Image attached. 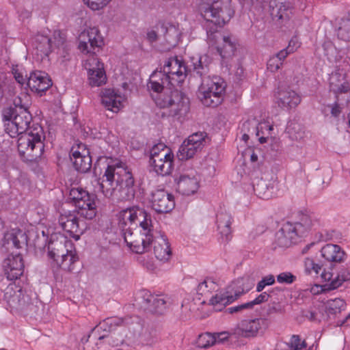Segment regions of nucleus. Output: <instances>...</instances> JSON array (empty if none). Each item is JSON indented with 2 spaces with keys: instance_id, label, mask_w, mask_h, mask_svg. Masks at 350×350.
Here are the masks:
<instances>
[{
  "instance_id": "f257e3e1",
  "label": "nucleus",
  "mask_w": 350,
  "mask_h": 350,
  "mask_svg": "<svg viewBox=\"0 0 350 350\" xmlns=\"http://www.w3.org/2000/svg\"><path fill=\"white\" fill-rule=\"evenodd\" d=\"M199 10L205 20L204 27L208 40L217 42V51L223 59L233 56L237 49L236 39L231 35L221 36L217 30L234 14L229 3H224L223 0H201Z\"/></svg>"
},
{
  "instance_id": "f03ea898",
  "label": "nucleus",
  "mask_w": 350,
  "mask_h": 350,
  "mask_svg": "<svg viewBox=\"0 0 350 350\" xmlns=\"http://www.w3.org/2000/svg\"><path fill=\"white\" fill-rule=\"evenodd\" d=\"M117 217L127 246L136 254L146 252L152 237L150 214L137 207H130L120 211Z\"/></svg>"
},
{
  "instance_id": "7ed1b4c3",
  "label": "nucleus",
  "mask_w": 350,
  "mask_h": 350,
  "mask_svg": "<svg viewBox=\"0 0 350 350\" xmlns=\"http://www.w3.org/2000/svg\"><path fill=\"white\" fill-rule=\"evenodd\" d=\"M134 178L126 164L117 162L106 168L99 190L108 198L130 200L135 196Z\"/></svg>"
},
{
  "instance_id": "20e7f679",
  "label": "nucleus",
  "mask_w": 350,
  "mask_h": 350,
  "mask_svg": "<svg viewBox=\"0 0 350 350\" xmlns=\"http://www.w3.org/2000/svg\"><path fill=\"white\" fill-rule=\"evenodd\" d=\"M193 70L202 78L198 88V96L206 107H215L221 104L225 94L226 84L220 77L207 76L209 72L210 61L206 55L192 57Z\"/></svg>"
},
{
  "instance_id": "39448f33",
  "label": "nucleus",
  "mask_w": 350,
  "mask_h": 350,
  "mask_svg": "<svg viewBox=\"0 0 350 350\" xmlns=\"http://www.w3.org/2000/svg\"><path fill=\"white\" fill-rule=\"evenodd\" d=\"M31 98L25 92L21 93L13 100V105L2 111L5 131L11 137H16L21 133L28 131L32 120L28 111Z\"/></svg>"
},
{
  "instance_id": "423d86ee",
  "label": "nucleus",
  "mask_w": 350,
  "mask_h": 350,
  "mask_svg": "<svg viewBox=\"0 0 350 350\" xmlns=\"http://www.w3.org/2000/svg\"><path fill=\"white\" fill-rule=\"evenodd\" d=\"M162 69L154 72L150 75L147 85L150 91L157 92L162 89L163 85H178L186 77L187 68L178 57L168 58Z\"/></svg>"
},
{
  "instance_id": "0eeeda50",
  "label": "nucleus",
  "mask_w": 350,
  "mask_h": 350,
  "mask_svg": "<svg viewBox=\"0 0 350 350\" xmlns=\"http://www.w3.org/2000/svg\"><path fill=\"white\" fill-rule=\"evenodd\" d=\"M48 250V256L53 260L51 266L55 271L62 269L72 272L75 270L79 258L73 243L66 237L59 234L55 240L51 238Z\"/></svg>"
},
{
  "instance_id": "6e6552de",
  "label": "nucleus",
  "mask_w": 350,
  "mask_h": 350,
  "mask_svg": "<svg viewBox=\"0 0 350 350\" xmlns=\"http://www.w3.org/2000/svg\"><path fill=\"white\" fill-rule=\"evenodd\" d=\"M319 225L314 215L301 214L299 220L295 223L286 222L276 232L275 243L279 247H288L298 242L312 228Z\"/></svg>"
},
{
  "instance_id": "1a4fd4ad",
  "label": "nucleus",
  "mask_w": 350,
  "mask_h": 350,
  "mask_svg": "<svg viewBox=\"0 0 350 350\" xmlns=\"http://www.w3.org/2000/svg\"><path fill=\"white\" fill-rule=\"evenodd\" d=\"M17 139L18 151L28 160L36 159L44 152V133L42 126L33 124L28 131L21 133Z\"/></svg>"
},
{
  "instance_id": "9d476101",
  "label": "nucleus",
  "mask_w": 350,
  "mask_h": 350,
  "mask_svg": "<svg viewBox=\"0 0 350 350\" xmlns=\"http://www.w3.org/2000/svg\"><path fill=\"white\" fill-rule=\"evenodd\" d=\"M152 95L155 104L160 108H169L172 116H185L189 110V99L183 92L172 90L165 85Z\"/></svg>"
},
{
  "instance_id": "9b49d317",
  "label": "nucleus",
  "mask_w": 350,
  "mask_h": 350,
  "mask_svg": "<svg viewBox=\"0 0 350 350\" xmlns=\"http://www.w3.org/2000/svg\"><path fill=\"white\" fill-rule=\"evenodd\" d=\"M253 285V281L250 277L239 278L233 281L229 287L230 290L226 291H221L219 293H216L212 296L209 299L210 304L213 306L219 305L224 307L234 301L242 294L249 291Z\"/></svg>"
},
{
  "instance_id": "f8f14e48",
  "label": "nucleus",
  "mask_w": 350,
  "mask_h": 350,
  "mask_svg": "<svg viewBox=\"0 0 350 350\" xmlns=\"http://www.w3.org/2000/svg\"><path fill=\"white\" fill-rule=\"evenodd\" d=\"M70 198L78 208V214L88 219H92L96 215L95 197L81 188H72Z\"/></svg>"
},
{
  "instance_id": "ddd939ff",
  "label": "nucleus",
  "mask_w": 350,
  "mask_h": 350,
  "mask_svg": "<svg viewBox=\"0 0 350 350\" xmlns=\"http://www.w3.org/2000/svg\"><path fill=\"white\" fill-rule=\"evenodd\" d=\"M206 134L203 132L195 133L185 140L179 148L177 157L179 160L185 161L192 158L206 144Z\"/></svg>"
},
{
  "instance_id": "4468645a",
  "label": "nucleus",
  "mask_w": 350,
  "mask_h": 350,
  "mask_svg": "<svg viewBox=\"0 0 350 350\" xmlns=\"http://www.w3.org/2000/svg\"><path fill=\"white\" fill-rule=\"evenodd\" d=\"M265 325L266 320L261 318L242 320L232 329V334L235 338H254L262 332Z\"/></svg>"
},
{
  "instance_id": "2eb2a0df",
  "label": "nucleus",
  "mask_w": 350,
  "mask_h": 350,
  "mask_svg": "<svg viewBox=\"0 0 350 350\" xmlns=\"http://www.w3.org/2000/svg\"><path fill=\"white\" fill-rule=\"evenodd\" d=\"M103 45V38L98 27H90L79 36V49L83 53H94L96 49Z\"/></svg>"
},
{
  "instance_id": "dca6fc26",
  "label": "nucleus",
  "mask_w": 350,
  "mask_h": 350,
  "mask_svg": "<svg viewBox=\"0 0 350 350\" xmlns=\"http://www.w3.org/2000/svg\"><path fill=\"white\" fill-rule=\"evenodd\" d=\"M200 180L196 171L193 170L184 171L175 178L176 189L184 196L194 194L200 187Z\"/></svg>"
},
{
  "instance_id": "f3484780",
  "label": "nucleus",
  "mask_w": 350,
  "mask_h": 350,
  "mask_svg": "<svg viewBox=\"0 0 350 350\" xmlns=\"http://www.w3.org/2000/svg\"><path fill=\"white\" fill-rule=\"evenodd\" d=\"M59 224L62 228L76 241L83 234L86 226L83 221L79 220L74 213L62 214L59 218Z\"/></svg>"
},
{
  "instance_id": "a211bd4d",
  "label": "nucleus",
  "mask_w": 350,
  "mask_h": 350,
  "mask_svg": "<svg viewBox=\"0 0 350 350\" xmlns=\"http://www.w3.org/2000/svg\"><path fill=\"white\" fill-rule=\"evenodd\" d=\"M85 68L88 70L89 84L92 87H99L107 81L103 64L92 55L85 61Z\"/></svg>"
},
{
  "instance_id": "6ab92c4d",
  "label": "nucleus",
  "mask_w": 350,
  "mask_h": 350,
  "mask_svg": "<svg viewBox=\"0 0 350 350\" xmlns=\"http://www.w3.org/2000/svg\"><path fill=\"white\" fill-rule=\"evenodd\" d=\"M151 234L152 237L150 244H153V250L156 258L162 262H168L172 258V252L166 236L161 232L154 231L152 228Z\"/></svg>"
},
{
  "instance_id": "aec40b11",
  "label": "nucleus",
  "mask_w": 350,
  "mask_h": 350,
  "mask_svg": "<svg viewBox=\"0 0 350 350\" xmlns=\"http://www.w3.org/2000/svg\"><path fill=\"white\" fill-rule=\"evenodd\" d=\"M3 293V299L12 309L21 310L29 302V298L22 288L13 282H10Z\"/></svg>"
},
{
  "instance_id": "412c9836",
  "label": "nucleus",
  "mask_w": 350,
  "mask_h": 350,
  "mask_svg": "<svg viewBox=\"0 0 350 350\" xmlns=\"http://www.w3.org/2000/svg\"><path fill=\"white\" fill-rule=\"evenodd\" d=\"M141 304L145 310L157 314H162L167 306L163 296L153 295L148 290H142L139 293Z\"/></svg>"
},
{
  "instance_id": "4be33fe9",
  "label": "nucleus",
  "mask_w": 350,
  "mask_h": 350,
  "mask_svg": "<svg viewBox=\"0 0 350 350\" xmlns=\"http://www.w3.org/2000/svg\"><path fill=\"white\" fill-rule=\"evenodd\" d=\"M150 204L152 209L160 213H168L175 206L174 196L163 189L152 193Z\"/></svg>"
},
{
  "instance_id": "5701e85b",
  "label": "nucleus",
  "mask_w": 350,
  "mask_h": 350,
  "mask_svg": "<svg viewBox=\"0 0 350 350\" xmlns=\"http://www.w3.org/2000/svg\"><path fill=\"white\" fill-rule=\"evenodd\" d=\"M34 39L36 49L46 55L51 53L53 44L56 47L59 48L64 46L66 40L65 37L59 31H54L53 41L48 36L42 34L36 35Z\"/></svg>"
},
{
  "instance_id": "b1692460",
  "label": "nucleus",
  "mask_w": 350,
  "mask_h": 350,
  "mask_svg": "<svg viewBox=\"0 0 350 350\" xmlns=\"http://www.w3.org/2000/svg\"><path fill=\"white\" fill-rule=\"evenodd\" d=\"M70 159L75 170L82 173L87 172L92 166L90 152L84 144H79L77 148H72Z\"/></svg>"
},
{
  "instance_id": "393cba45",
  "label": "nucleus",
  "mask_w": 350,
  "mask_h": 350,
  "mask_svg": "<svg viewBox=\"0 0 350 350\" xmlns=\"http://www.w3.org/2000/svg\"><path fill=\"white\" fill-rule=\"evenodd\" d=\"M5 274L8 280H14L23 275L24 262L21 254H11L3 262Z\"/></svg>"
},
{
  "instance_id": "a878e982",
  "label": "nucleus",
  "mask_w": 350,
  "mask_h": 350,
  "mask_svg": "<svg viewBox=\"0 0 350 350\" xmlns=\"http://www.w3.org/2000/svg\"><path fill=\"white\" fill-rule=\"evenodd\" d=\"M329 85L330 90L336 94L337 99L338 94L350 91L349 84L346 80L345 72L340 67H336L330 75Z\"/></svg>"
},
{
  "instance_id": "bb28decb",
  "label": "nucleus",
  "mask_w": 350,
  "mask_h": 350,
  "mask_svg": "<svg viewBox=\"0 0 350 350\" xmlns=\"http://www.w3.org/2000/svg\"><path fill=\"white\" fill-rule=\"evenodd\" d=\"M233 218L226 211H221L216 215L217 230L223 242L228 243L232 239L231 225Z\"/></svg>"
},
{
  "instance_id": "cd10ccee",
  "label": "nucleus",
  "mask_w": 350,
  "mask_h": 350,
  "mask_svg": "<svg viewBox=\"0 0 350 350\" xmlns=\"http://www.w3.org/2000/svg\"><path fill=\"white\" fill-rule=\"evenodd\" d=\"M159 40L161 38L165 41L167 46L165 49L170 50L175 46L179 40L180 31L178 27L170 23H163L159 25Z\"/></svg>"
},
{
  "instance_id": "c85d7f7f",
  "label": "nucleus",
  "mask_w": 350,
  "mask_h": 350,
  "mask_svg": "<svg viewBox=\"0 0 350 350\" xmlns=\"http://www.w3.org/2000/svg\"><path fill=\"white\" fill-rule=\"evenodd\" d=\"M27 85L32 92L41 94L52 85V82L46 72L35 71L31 73Z\"/></svg>"
},
{
  "instance_id": "c756f323",
  "label": "nucleus",
  "mask_w": 350,
  "mask_h": 350,
  "mask_svg": "<svg viewBox=\"0 0 350 350\" xmlns=\"http://www.w3.org/2000/svg\"><path fill=\"white\" fill-rule=\"evenodd\" d=\"M126 98L124 95L119 94L113 90L107 89L103 92L101 96L102 103L105 107L113 112H118L123 107Z\"/></svg>"
},
{
  "instance_id": "7c9ffc66",
  "label": "nucleus",
  "mask_w": 350,
  "mask_h": 350,
  "mask_svg": "<svg viewBox=\"0 0 350 350\" xmlns=\"http://www.w3.org/2000/svg\"><path fill=\"white\" fill-rule=\"evenodd\" d=\"M277 103L282 109L295 108L301 103L300 96L291 89L280 90L276 94Z\"/></svg>"
},
{
  "instance_id": "2f4dec72",
  "label": "nucleus",
  "mask_w": 350,
  "mask_h": 350,
  "mask_svg": "<svg viewBox=\"0 0 350 350\" xmlns=\"http://www.w3.org/2000/svg\"><path fill=\"white\" fill-rule=\"evenodd\" d=\"M322 279L326 282L324 286L327 290H334L340 286L344 282L350 280V273L346 270H342L336 275L329 271L321 273Z\"/></svg>"
},
{
  "instance_id": "473e14b6",
  "label": "nucleus",
  "mask_w": 350,
  "mask_h": 350,
  "mask_svg": "<svg viewBox=\"0 0 350 350\" xmlns=\"http://www.w3.org/2000/svg\"><path fill=\"white\" fill-rule=\"evenodd\" d=\"M321 256L327 262H340L345 259V252L338 245L327 244L321 248Z\"/></svg>"
},
{
  "instance_id": "72a5a7b5",
  "label": "nucleus",
  "mask_w": 350,
  "mask_h": 350,
  "mask_svg": "<svg viewBox=\"0 0 350 350\" xmlns=\"http://www.w3.org/2000/svg\"><path fill=\"white\" fill-rule=\"evenodd\" d=\"M122 323L121 319L107 318L95 326L92 332L98 340H102L107 336L113 325L118 326Z\"/></svg>"
},
{
  "instance_id": "f704fd0d",
  "label": "nucleus",
  "mask_w": 350,
  "mask_h": 350,
  "mask_svg": "<svg viewBox=\"0 0 350 350\" xmlns=\"http://www.w3.org/2000/svg\"><path fill=\"white\" fill-rule=\"evenodd\" d=\"M174 154H169L165 158H156L150 161L154 172L159 175L165 176L171 173L173 167Z\"/></svg>"
},
{
  "instance_id": "c9c22d12",
  "label": "nucleus",
  "mask_w": 350,
  "mask_h": 350,
  "mask_svg": "<svg viewBox=\"0 0 350 350\" xmlns=\"http://www.w3.org/2000/svg\"><path fill=\"white\" fill-rule=\"evenodd\" d=\"M5 244H12L16 248H21L27 243V236L18 228H13L4 234Z\"/></svg>"
},
{
  "instance_id": "e433bc0d",
  "label": "nucleus",
  "mask_w": 350,
  "mask_h": 350,
  "mask_svg": "<svg viewBox=\"0 0 350 350\" xmlns=\"http://www.w3.org/2000/svg\"><path fill=\"white\" fill-rule=\"evenodd\" d=\"M218 284L211 278H206L203 282H200L196 288L197 293L202 295H208L212 292L219 293Z\"/></svg>"
},
{
  "instance_id": "4c0bfd02",
  "label": "nucleus",
  "mask_w": 350,
  "mask_h": 350,
  "mask_svg": "<svg viewBox=\"0 0 350 350\" xmlns=\"http://www.w3.org/2000/svg\"><path fill=\"white\" fill-rule=\"evenodd\" d=\"M253 190L258 198L264 200L269 199L271 196L266 181L262 179H257L254 182Z\"/></svg>"
},
{
  "instance_id": "58836bf2",
  "label": "nucleus",
  "mask_w": 350,
  "mask_h": 350,
  "mask_svg": "<svg viewBox=\"0 0 350 350\" xmlns=\"http://www.w3.org/2000/svg\"><path fill=\"white\" fill-rule=\"evenodd\" d=\"M345 308L346 303L340 298L329 299L326 303V310L328 314H336L344 310Z\"/></svg>"
},
{
  "instance_id": "ea45409f",
  "label": "nucleus",
  "mask_w": 350,
  "mask_h": 350,
  "mask_svg": "<svg viewBox=\"0 0 350 350\" xmlns=\"http://www.w3.org/2000/svg\"><path fill=\"white\" fill-rule=\"evenodd\" d=\"M217 342L215 334L204 333L200 334L196 341L197 346L200 348L207 349Z\"/></svg>"
},
{
  "instance_id": "a19ab883",
  "label": "nucleus",
  "mask_w": 350,
  "mask_h": 350,
  "mask_svg": "<svg viewBox=\"0 0 350 350\" xmlns=\"http://www.w3.org/2000/svg\"><path fill=\"white\" fill-rule=\"evenodd\" d=\"M172 152L163 144H158L154 145L150 150V161L154 159L165 158L169 154Z\"/></svg>"
},
{
  "instance_id": "79ce46f5",
  "label": "nucleus",
  "mask_w": 350,
  "mask_h": 350,
  "mask_svg": "<svg viewBox=\"0 0 350 350\" xmlns=\"http://www.w3.org/2000/svg\"><path fill=\"white\" fill-rule=\"evenodd\" d=\"M338 37L345 41H350V17L342 19L337 31Z\"/></svg>"
},
{
  "instance_id": "37998d69",
  "label": "nucleus",
  "mask_w": 350,
  "mask_h": 350,
  "mask_svg": "<svg viewBox=\"0 0 350 350\" xmlns=\"http://www.w3.org/2000/svg\"><path fill=\"white\" fill-rule=\"evenodd\" d=\"M83 2L92 10L96 11L103 9L111 0H83Z\"/></svg>"
},
{
  "instance_id": "c03bdc74",
  "label": "nucleus",
  "mask_w": 350,
  "mask_h": 350,
  "mask_svg": "<svg viewBox=\"0 0 350 350\" xmlns=\"http://www.w3.org/2000/svg\"><path fill=\"white\" fill-rule=\"evenodd\" d=\"M304 267L306 272L309 274L312 273L318 274L321 269V267L319 264L315 263L314 261L310 258L305 259Z\"/></svg>"
},
{
  "instance_id": "a18cd8bd",
  "label": "nucleus",
  "mask_w": 350,
  "mask_h": 350,
  "mask_svg": "<svg viewBox=\"0 0 350 350\" xmlns=\"http://www.w3.org/2000/svg\"><path fill=\"white\" fill-rule=\"evenodd\" d=\"M296 280V276L291 272H282L277 275V281L280 284H291Z\"/></svg>"
},
{
  "instance_id": "49530a36",
  "label": "nucleus",
  "mask_w": 350,
  "mask_h": 350,
  "mask_svg": "<svg viewBox=\"0 0 350 350\" xmlns=\"http://www.w3.org/2000/svg\"><path fill=\"white\" fill-rule=\"evenodd\" d=\"M275 277L273 275H268L262 278L256 286V291L261 292L267 286L272 285L275 283Z\"/></svg>"
},
{
  "instance_id": "de8ad7c7",
  "label": "nucleus",
  "mask_w": 350,
  "mask_h": 350,
  "mask_svg": "<svg viewBox=\"0 0 350 350\" xmlns=\"http://www.w3.org/2000/svg\"><path fill=\"white\" fill-rule=\"evenodd\" d=\"M295 350H301L306 348L307 344L306 341L301 340L299 335H293L290 340V345Z\"/></svg>"
},
{
  "instance_id": "09e8293b",
  "label": "nucleus",
  "mask_w": 350,
  "mask_h": 350,
  "mask_svg": "<svg viewBox=\"0 0 350 350\" xmlns=\"http://www.w3.org/2000/svg\"><path fill=\"white\" fill-rule=\"evenodd\" d=\"M282 62L278 59V57L273 55L271 57L267 62V69L271 72H275L278 71L282 66Z\"/></svg>"
},
{
  "instance_id": "8fccbe9b",
  "label": "nucleus",
  "mask_w": 350,
  "mask_h": 350,
  "mask_svg": "<svg viewBox=\"0 0 350 350\" xmlns=\"http://www.w3.org/2000/svg\"><path fill=\"white\" fill-rule=\"evenodd\" d=\"M273 129V126H271L268 124V122H260L258 126L253 127V131H256V136H260V133L262 134H265L264 130H265L268 133H269L270 131Z\"/></svg>"
},
{
  "instance_id": "3c124183",
  "label": "nucleus",
  "mask_w": 350,
  "mask_h": 350,
  "mask_svg": "<svg viewBox=\"0 0 350 350\" xmlns=\"http://www.w3.org/2000/svg\"><path fill=\"white\" fill-rule=\"evenodd\" d=\"M269 297H270V295L267 293H266V292L262 293L256 299H254V300H252L251 301H249V304H250L251 309L253 308V307L255 305L260 304L263 302L267 301Z\"/></svg>"
},
{
  "instance_id": "603ef678",
  "label": "nucleus",
  "mask_w": 350,
  "mask_h": 350,
  "mask_svg": "<svg viewBox=\"0 0 350 350\" xmlns=\"http://www.w3.org/2000/svg\"><path fill=\"white\" fill-rule=\"evenodd\" d=\"M256 126V122L252 120H247L245 121L241 124V126H240L241 132V133H247L248 134L250 133H256V131H253V127Z\"/></svg>"
},
{
  "instance_id": "864d4df0",
  "label": "nucleus",
  "mask_w": 350,
  "mask_h": 350,
  "mask_svg": "<svg viewBox=\"0 0 350 350\" xmlns=\"http://www.w3.org/2000/svg\"><path fill=\"white\" fill-rule=\"evenodd\" d=\"M301 46V42H299L297 37L294 36L291 38V40L288 42V45L286 47L287 51H288L291 53L296 51Z\"/></svg>"
},
{
  "instance_id": "5fc2aeb1",
  "label": "nucleus",
  "mask_w": 350,
  "mask_h": 350,
  "mask_svg": "<svg viewBox=\"0 0 350 350\" xmlns=\"http://www.w3.org/2000/svg\"><path fill=\"white\" fill-rule=\"evenodd\" d=\"M13 75L16 81L21 85H23L27 80V75H24L23 73L18 70L17 68L13 69Z\"/></svg>"
},
{
  "instance_id": "6e6d98bb",
  "label": "nucleus",
  "mask_w": 350,
  "mask_h": 350,
  "mask_svg": "<svg viewBox=\"0 0 350 350\" xmlns=\"http://www.w3.org/2000/svg\"><path fill=\"white\" fill-rule=\"evenodd\" d=\"M246 309H251L249 302L244 303V304H240L239 306L228 308L227 309V310L228 311L229 313L232 314L234 312H241V311H242L243 310H246Z\"/></svg>"
},
{
  "instance_id": "4d7b16f0",
  "label": "nucleus",
  "mask_w": 350,
  "mask_h": 350,
  "mask_svg": "<svg viewBox=\"0 0 350 350\" xmlns=\"http://www.w3.org/2000/svg\"><path fill=\"white\" fill-rule=\"evenodd\" d=\"M331 108V114L334 117H338L342 112V107L336 101L334 104L329 105Z\"/></svg>"
},
{
  "instance_id": "13d9d810",
  "label": "nucleus",
  "mask_w": 350,
  "mask_h": 350,
  "mask_svg": "<svg viewBox=\"0 0 350 350\" xmlns=\"http://www.w3.org/2000/svg\"><path fill=\"white\" fill-rule=\"evenodd\" d=\"M215 335L216 336L217 342H224L230 336H234V335L232 334V329L230 332H220Z\"/></svg>"
},
{
  "instance_id": "bf43d9fd",
  "label": "nucleus",
  "mask_w": 350,
  "mask_h": 350,
  "mask_svg": "<svg viewBox=\"0 0 350 350\" xmlns=\"http://www.w3.org/2000/svg\"><path fill=\"white\" fill-rule=\"evenodd\" d=\"M157 28V32L155 31L154 30H150L147 33V38L151 42L156 41L157 39H159V25H158Z\"/></svg>"
},
{
  "instance_id": "052dcab7",
  "label": "nucleus",
  "mask_w": 350,
  "mask_h": 350,
  "mask_svg": "<svg viewBox=\"0 0 350 350\" xmlns=\"http://www.w3.org/2000/svg\"><path fill=\"white\" fill-rule=\"evenodd\" d=\"M289 54H291V53L288 51H287V49L286 48L279 51L275 55V57H278L280 62H282V63L283 64V62Z\"/></svg>"
},
{
  "instance_id": "680f3d73",
  "label": "nucleus",
  "mask_w": 350,
  "mask_h": 350,
  "mask_svg": "<svg viewBox=\"0 0 350 350\" xmlns=\"http://www.w3.org/2000/svg\"><path fill=\"white\" fill-rule=\"evenodd\" d=\"M303 316L309 321H314L316 320L317 312L312 310L303 311Z\"/></svg>"
},
{
  "instance_id": "e2e57ef3",
  "label": "nucleus",
  "mask_w": 350,
  "mask_h": 350,
  "mask_svg": "<svg viewBox=\"0 0 350 350\" xmlns=\"http://www.w3.org/2000/svg\"><path fill=\"white\" fill-rule=\"evenodd\" d=\"M144 266L147 268V269L150 271H154L155 269V267L153 263L147 262L144 264Z\"/></svg>"
},
{
  "instance_id": "0e129e2a",
  "label": "nucleus",
  "mask_w": 350,
  "mask_h": 350,
  "mask_svg": "<svg viewBox=\"0 0 350 350\" xmlns=\"http://www.w3.org/2000/svg\"><path fill=\"white\" fill-rule=\"evenodd\" d=\"M4 91V83L0 79V98L3 97Z\"/></svg>"
},
{
  "instance_id": "69168bd1",
  "label": "nucleus",
  "mask_w": 350,
  "mask_h": 350,
  "mask_svg": "<svg viewBox=\"0 0 350 350\" xmlns=\"http://www.w3.org/2000/svg\"><path fill=\"white\" fill-rule=\"evenodd\" d=\"M345 324H347V325L350 324V313L349 315L345 318V320L342 321L341 325H343Z\"/></svg>"
},
{
  "instance_id": "338daca9",
  "label": "nucleus",
  "mask_w": 350,
  "mask_h": 350,
  "mask_svg": "<svg viewBox=\"0 0 350 350\" xmlns=\"http://www.w3.org/2000/svg\"><path fill=\"white\" fill-rule=\"evenodd\" d=\"M243 135H242V140H243L245 142H247L249 139V135L248 133H242Z\"/></svg>"
},
{
  "instance_id": "774afa93",
  "label": "nucleus",
  "mask_w": 350,
  "mask_h": 350,
  "mask_svg": "<svg viewBox=\"0 0 350 350\" xmlns=\"http://www.w3.org/2000/svg\"><path fill=\"white\" fill-rule=\"evenodd\" d=\"M282 7H285V5H281L280 8V10H279V12H278V14H279V18H280V19H282L284 17L287 16V14H286V16H284L283 14L281 13L282 12Z\"/></svg>"
}]
</instances>
